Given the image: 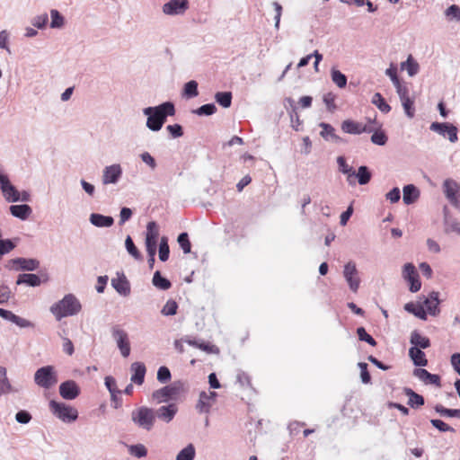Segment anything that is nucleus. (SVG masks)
<instances>
[{"label":"nucleus","mask_w":460,"mask_h":460,"mask_svg":"<svg viewBox=\"0 0 460 460\" xmlns=\"http://www.w3.org/2000/svg\"><path fill=\"white\" fill-rule=\"evenodd\" d=\"M10 213L13 217H17L21 220H26L31 215L32 209L27 204L22 205H12L9 208Z\"/></svg>","instance_id":"bb28decb"},{"label":"nucleus","mask_w":460,"mask_h":460,"mask_svg":"<svg viewBox=\"0 0 460 460\" xmlns=\"http://www.w3.org/2000/svg\"><path fill=\"white\" fill-rule=\"evenodd\" d=\"M403 393L409 397L408 404L411 408H418L425 403L424 397L415 393L411 388L404 387Z\"/></svg>","instance_id":"473e14b6"},{"label":"nucleus","mask_w":460,"mask_h":460,"mask_svg":"<svg viewBox=\"0 0 460 460\" xmlns=\"http://www.w3.org/2000/svg\"><path fill=\"white\" fill-rule=\"evenodd\" d=\"M444 226L445 233H456L460 235V222L456 218L446 214L444 217Z\"/></svg>","instance_id":"72a5a7b5"},{"label":"nucleus","mask_w":460,"mask_h":460,"mask_svg":"<svg viewBox=\"0 0 460 460\" xmlns=\"http://www.w3.org/2000/svg\"><path fill=\"white\" fill-rule=\"evenodd\" d=\"M48 21H49V16L47 13H43V14H40V15H38V16H35L32 20H31V24L41 30V29H44L48 23Z\"/></svg>","instance_id":"13d9d810"},{"label":"nucleus","mask_w":460,"mask_h":460,"mask_svg":"<svg viewBox=\"0 0 460 460\" xmlns=\"http://www.w3.org/2000/svg\"><path fill=\"white\" fill-rule=\"evenodd\" d=\"M332 82L340 88H344L347 85V76L340 70L332 68L331 71Z\"/></svg>","instance_id":"de8ad7c7"},{"label":"nucleus","mask_w":460,"mask_h":460,"mask_svg":"<svg viewBox=\"0 0 460 460\" xmlns=\"http://www.w3.org/2000/svg\"><path fill=\"white\" fill-rule=\"evenodd\" d=\"M430 130L447 137L451 143H456L458 140L457 128L453 124L447 122H432L430 125Z\"/></svg>","instance_id":"1a4fd4ad"},{"label":"nucleus","mask_w":460,"mask_h":460,"mask_svg":"<svg viewBox=\"0 0 460 460\" xmlns=\"http://www.w3.org/2000/svg\"><path fill=\"white\" fill-rule=\"evenodd\" d=\"M176 112L172 102H164L157 106H149L143 110L144 115L147 117L146 126L154 132L159 131L167 120L168 117L173 116Z\"/></svg>","instance_id":"f257e3e1"},{"label":"nucleus","mask_w":460,"mask_h":460,"mask_svg":"<svg viewBox=\"0 0 460 460\" xmlns=\"http://www.w3.org/2000/svg\"><path fill=\"white\" fill-rule=\"evenodd\" d=\"M0 384L2 388L6 392L10 393L13 391L12 385L6 376V368L4 367H0Z\"/></svg>","instance_id":"bf43d9fd"},{"label":"nucleus","mask_w":460,"mask_h":460,"mask_svg":"<svg viewBox=\"0 0 460 460\" xmlns=\"http://www.w3.org/2000/svg\"><path fill=\"white\" fill-rule=\"evenodd\" d=\"M357 334H358L359 341H365L373 347H375L376 345V340L370 334H368L367 332V331L364 327H358L357 329Z\"/></svg>","instance_id":"5fc2aeb1"},{"label":"nucleus","mask_w":460,"mask_h":460,"mask_svg":"<svg viewBox=\"0 0 460 460\" xmlns=\"http://www.w3.org/2000/svg\"><path fill=\"white\" fill-rule=\"evenodd\" d=\"M34 382L40 387L49 389L58 382V376L53 366H45L37 369Z\"/></svg>","instance_id":"423d86ee"},{"label":"nucleus","mask_w":460,"mask_h":460,"mask_svg":"<svg viewBox=\"0 0 460 460\" xmlns=\"http://www.w3.org/2000/svg\"><path fill=\"white\" fill-rule=\"evenodd\" d=\"M81 309L80 301L73 294L66 295L61 300L50 306V312L58 321L64 317L75 315Z\"/></svg>","instance_id":"f03ea898"},{"label":"nucleus","mask_w":460,"mask_h":460,"mask_svg":"<svg viewBox=\"0 0 460 460\" xmlns=\"http://www.w3.org/2000/svg\"><path fill=\"white\" fill-rule=\"evenodd\" d=\"M168 237L163 235L160 237L159 248H158V255L159 260L163 262L166 261L170 256V247L168 243Z\"/></svg>","instance_id":"58836bf2"},{"label":"nucleus","mask_w":460,"mask_h":460,"mask_svg":"<svg viewBox=\"0 0 460 460\" xmlns=\"http://www.w3.org/2000/svg\"><path fill=\"white\" fill-rule=\"evenodd\" d=\"M160 226L155 221H150L146 225L145 232V243H149L157 246L158 240L160 241Z\"/></svg>","instance_id":"412c9836"},{"label":"nucleus","mask_w":460,"mask_h":460,"mask_svg":"<svg viewBox=\"0 0 460 460\" xmlns=\"http://www.w3.org/2000/svg\"><path fill=\"white\" fill-rule=\"evenodd\" d=\"M420 197L419 189L413 184H407L402 189V200L404 204H413Z\"/></svg>","instance_id":"a878e982"},{"label":"nucleus","mask_w":460,"mask_h":460,"mask_svg":"<svg viewBox=\"0 0 460 460\" xmlns=\"http://www.w3.org/2000/svg\"><path fill=\"white\" fill-rule=\"evenodd\" d=\"M402 69H406L410 76H414L418 74L420 66L416 60L410 55L405 62L401 64Z\"/></svg>","instance_id":"a19ab883"},{"label":"nucleus","mask_w":460,"mask_h":460,"mask_svg":"<svg viewBox=\"0 0 460 460\" xmlns=\"http://www.w3.org/2000/svg\"><path fill=\"white\" fill-rule=\"evenodd\" d=\"M0 189L8 202L20 200V192L10 182L8 176L3 173H0Z\"/></svg>","instance_id":"9b49d317"},{"label":"nucleus","mask_w":460,"mask_h":460,"mask_svg":"<svg viewBox=\"0 0 460 460\" xmlns=\"http://www.w3.org/2000/svg\"><path fill=\"white\" fill-rule=\"evenodd\" d=\"M31 418H32L31 414L25 410H21L15 414L16 421L21 424L29 423L31 421Z\"/></svg>","instance_id":"338daca9"},{"label":"nucleus","mask_w":460,"mask_h":460,"mask_svg":"<svg viewBox=\"0 0 460 460\" xmlns=\"http://www.w3.org/2000/svg\"><path fill=\"white\" fill-rule=\"evenodd\" d=\"M337 164L339 166V170L343 174H347V176H348L347 181H348L349 184L355 185L356 184V181H354L355 171L353 170V168L351 166H349L347 164L346 159L343 156H338Z\"/></svg>","instance_id":"7c9ffc66"},{"label":"nucleus","mask_w":460,"mask_h":460,"mask_svg":"<svg viewBox=\"0 0 460 460\" xmlns=\"http://www.w3.org/2000/svg\"><path fill=\"white\" fill-rule=\"evenodd\" d=\"M59 394L60 396L68 401L75 400L81 393L79 385L74 380H66L59 385Z\"/></svg>","instance_id":"2eb2a0df"},{"label":"nucleus","mask_w":460,"mask_h":460,"mask_svg":"<svg viewBox=\"0 0 460 460\" xmlns=\"http://www.w3.org/2000/svg\"><path fill=\"white\" fill-rule=\"evenodd\" d=\"M189 6V0H170L162 6V11L170 16L182 15Z\"/></svg>","instance_id":"9d476101"},{"label":"nucleus","mask_w":460,"mask_h":460,"mask_svg":"<svg viewBox=\"0 0 460 460\" xmlns=\"http://www.w3.org/2000/svg\"><path fill=\"white\" fill-rule=\"evenodd\" d=\"M371 102L383 113H388L391 111V106L385 102L380 93H376L373 95Z\"/></svg>","instance_id":"79ce46f5"},{"label":"nucleus","mask_w":460,"mask_h":460,"mask_svg":"<svg viewBox=\"0 0 460 460\" xmlns=\"http://www.w3.org/2000/svg\"><path fill=\"white\" fill-rule=\"evenodd\" d=\"M111 336L116 341L122 357L128 358L130 354V344L128 333L119 326L115 325L111 328Z\"/></svg>","instance_id":"0eeeda50"},{"label":"nucleus","mask_w":460,"mask_h":460,"mask_svg":"<svg viewBox=\"0 0 460 460\" xmlns=\"http://www.w3.org/2000/svg\"><path fill=\"white\" fill-rule=\"evenodd\" d=\"M385 75L390 77L393 84L397 89V87H401L403 84H401L399 77L397 75V68L391 65L389 68L385 70Z\"/></svg>","instance_id":"4d7b16f0"},{"label":"nucleus","mask_w":460,"mask_h":460,"mask_svg":"<svg viewBox=\"0 0 460 460\" xmlns=\"http://www.w3.org/2000/svg\"><path fill=\"white\" fill-rule=\"evenodd\" d=\"M132 421L145 430H151L155 421V410L141 406L131 413Z\"/></svg>","instance_id":"7ed1b4c3"},{"label":"nucleus","mask_w":460,"mask_h":460,"mask_svg":"<svg viewBox=\"0 0 460 460\" xmlns=\"http://www.w3.org/2000/svg\"><path fill=\"white\" fill-rule=\"evenodd\" d=\"M343 276L350 290L357 292L359 288L360 279L358 278V271L354 262L349 261L344 266Z\"/></svg>","instance_id":"4468645a"},{"label":"nucleus","mask_w":460,"mask_h":460,"mask_svg":"<svg viewBox=\"0 0 460 460\" xmlns=\"http://www.w3.org/2000/svg\"><path fill=\"white\" fill-rule=\"evenodd\" d=\"M446 15L450 19L460 21V8L456 4H452L446 10Z\"/></svg>","instance_id":"774afa93"},{"label":"nucleus","mask_w":460,"mask_h":460,"mask_svg":"<svg viewBox=\"0 0 460 460\" xmlns=\"http://www.w3.org/2000/svg\"><path fill=\"white\" fill-rule=\"evenodd\" d=\"M409 357L416 367H426L428 365V359L426 358L425 353L419 348L411 347L409 349Z\"/></svg>","instance_id":"c85d7f7f"},{"label":"nucleus","mask_w":460,"mask_h":460,"mask_svg":"<svg viewBox=\"0 0 460 460\" xmlns=\"http://www.w3.org/2000/svg\"><path fill=\"white\" fill-rule=\"evenodd\" d=\"M89 221L96 227H111L114 224V219L111 216H104L99 213H92Z\"/></svg>","instance_id":"393cba45"},{"label":"nucleus","mask_w":460,"mask_h":460,"mask_svg":"<svg viewBox=\"0 0 460 460\" xmlns=\"http://www.w3.org/2000/svg\"><path fill=\"white\" fill-rule=\"evenodd\" d=\"M182 391H184V383L175 381L169 385H165L153 392L152 398L157 403L165 402L169 400L176 398Z\"/></svg>","instance_id":"39448f33"},{"label":"nucleus","mask_w":460,"mask_h":460,"mask_svg":"<svg viewBox=\"0 0 460 460\" xmlns=\"http://www.w3.org/2000/svg\"><path fill=\"white\" fill-rule=\"evenodd\" d=\"M49 409L52 414L63 422L70 423L76 420L78 418L77 410L65 402L51 400L49 402Z\"/></svg>","instance_id":"20e7f679"},{"label":"nucleus","mask_w":460,"mask_h":460,"mask_svg":"<svg viewBox=\"0 0 460 460\" xmlns=\"http://www.w3.org/2000/svg\"><path fill=\"white\" fill-rule=\"evenodd\" d=\"M198 83L195 80L187 82L182 90V96L187 99H192L199 95Z\"/></svg>","instance_id":"ea45409f"},{"label":"nucleus","mask_w":460,"mask_h":460,"mask_svg":"<svg viewBox=\"0 0 460 460\" xmlns=\"http://www.w3.org/2000/svg\"><path fill=\"white\" fill-rule=\"evenodd\" d=\"M50 16H51V22H50L51 28L59 29V28L63 27L65 19L58 10L52 9L50 11Z\"/></svg>","instance_id":"603ef678"},{"label":"nucleus","mask_w":460,"mask_h":460,"mask_svg":"<svg viewBox=\"0 0 460 460\" xmlns=\"http://www.w3.org/2000/svg\"><path fill=\"white\" fill-rule=\"evenodd\" d=\"M410 342L412 345L411 347H416L420 349H428L430 346L429 339L422 336L417 330L411 332Z\"/></svg>","instance_id":"c756f323"},{"label":"nucleus","mask_w":460,"mask_h":460,"mask_svg":"<svg viewBox=\"0 0 460 460\" xmlns=\"http://www.w3.org/2000/svg\"><path fill=\"white\" fill-rule=\"evenodd\" d=\"M413 376L424 382L426 385H434L437 387L441 386V379L438 375L431 374L422 367H418L413 370Z\"/></svg>","instance_id":"6ab92c4d"},{"label":"nucleus","mask_w":460,"mask_h":460,"mask_svg":"<svg viewBox=\"0 0 460 460\" xmlns=\"http://www.w3.org/2000/svg\"><path fill=\"white\" fill-rule=\"evenodd\" d=\"M319 127L322 128L320 136L326 141H332L336 144L344 142L343 138L335 134V128L329 123L321 122Z\"/></svg>","instance_id":"b1692460"},{"label":"nucleus","mask_w":460,"mask_h":460,"mask_svg":"<svg viewBox=\"0 0 460 460\" xmlns=\"http://www.w3.org/2000/svg\"><path fill=\"white\" fill-rule=\"evenodd\" d=\"M404 310L410 314H412L413 315L421 320H427V312L425 311L424 307L420 304L409 302L404 305Z\"/></svg>","instance_id":"c9c22d12"},{"label":"nucleus","mask_w":460,"mask_h":460,"mask_svg":"<svg viewBox=\"0 0 460 460\" xmlns=\"http://www.w3.org/2000/svg\"><path fill=\"white\" fill-rule=\"evenodd\" d=\"M423 304L429 314L433 316L437 315L439 313L438 293L436 291H432L431 293H429V296L425 298Z\"/></svg>","instance_id":"cd10ccee"},{"label":"nucleus","mask_w":460,"mask_h":460,"mask_svg":"<svg viewBox=\"0 0 460 460\" xmlns=\"http://www.w3.org/2000/svg\"><path fill=\"white\" fill-rule=\"evenodd\" d=\"M195 456L196 450L194 446L192 444H189L178 453L176 460H193Z\"/></svg>","instance_id":"a18cd8bd"},{"label":"nucleus","mask_w":460,"mask_h":460,"mask_svg":"<svg viewBox=\"0 0 460 460\" xmlns=\"http://www.w3.org/2000/svg\"><path fill=\"white\" fill-rule=\"evenodd\" d=\"M125 248L127 252L137 261H142L143 256L139 250L135 245L130 235H128L125 240Z\"/></svg>","instance_id":"37998d69"},{"label":"nucleus","mask_w":460,"mask_h":460,"mask_svg":"<svg viewBox=\"0 0 460 460\" xmlns=\"http://www.w3.org/2000/svg\"><path fill=\"white\" fill-rule=\"evenodd\" d=\"M178 309L177 303L170 299L166 302V304L164 305L163 309L161 310V314L165 316H172L176 314Z\"/></svg>","instance_id":"864d4df0"},{"label":"nucleus","mask_w":460,"mask_h":460,"mask_svg":"<svg viewBox=\"0 0 460 460\" xmlns=\"http://www.w3.org/2000/svg\"><path fill=\"white\" fill-rule=\"evenodd\" d=\"M459 186L454 180L447 179L443 182V190L446 198L449 200L457 195Z\"/></svg>","instance_id":"4c0bfd02"},{"label":"nucleus","mask_w":460,"mask_h":460,"mask_svg":"<svg viewBox=\"0 0 460 460\" xmlns=\"http://www.w3.org/2000/svg\"><path fill=\"white\" fill-rule=\"evenodd\" d=\"M166 130L173 138H178L183 136V128L180 124L168 125Z\"/></svg>","instance_id":"69168bd1"},{"label":"nucleus","mask_w":460,"mask_h":460,"mask_svg":"<svg viewBox=\"0 0 460 460\" xmlns=\"http://www.w3.org/2000/svg\"><path fill=\"white\" fill-rule=\"evenodd\" d=\"M123 171L119 164H114L104 167L102 171V184H117L122 176Z\"/></svg>","instance_id":"ddd939ff"},{"label":"nucleus","mask_w":460,"mask_h":460,"mask_svg":"<svg viewBox=\"0 0 460 460\" xmlns=\"http://www.w3.org/2000/svg\"><path fill=\"white\" fill-rule=\"evenodd\" d=\"M41 283L40 277L33 273H22L16 280L17 285L26 284L29 287H39Z\"/></svg>","instance_id":"2f4dec72"},{"label":"nucleus","mask_w":460,"mask_h":460,"mask_svg":"<svg viewBox=\"0 0 460 460\" xmlns=\"http://www.w3.org/2000/svg\"><path fill=\"white\" fill-rule=\"evenodd\" d=\"M285 102H288L289 104V106L291 107V111H289V116H290L291 121L294 122L296 120L297 125H300L301 121L299 119V116L296 111L297 109L295 105L294 100L290 97H288L285 99Z\"/></svg>","instance_id":"052dcab7"},{"label":"nucleus","mask_w":460,"mask_h":460,"mask_svg":"<svg viewBox=\"0 0 460 460\" xmlns=\"http://www.w3.org/2000/svg\"><path fill=\"white\" fill-rule=\"evenodd\" d=\"M341 128L343 132L352 135H360L364 132L370 133L374 130L372 128L352 119L342 121Z\"/></svg>","instance_id":"a211bd4d"},{"label":"nucleus","mask_w":460,"mask_h":460,"mask_svg":"<svg viewBox=\"0 0 460 460\" xmlns=\"http://www.w3.org/2000/svg\"><path fill=\"white\" fill-rule=\"evenodd\" d=\"M358 367L360 369V378L362 383L369 384L371 382V376L367 370V364L365 362H359Z\"/></svg>","instance_id":"0e129e2a"},{"label":"nucleus","mask_w":460,"mask_h":460,"mask_svg":"<svg viewBox=\"0 0 460 460\" xmlns=\"http://www.w3.org/2000/svg\"><path fill=\"white\" fill-rule=\"evenodd\" d=\"M128 450L131 456L137 458H142L147 455V449L143 444L130 445L128 447Z\"/></svg>","instance_id":"8fccbe9b"},{"label":"nucleus","mask_w":460,"mask_h":460,"mask_svg":"<svg viewBox=\"0 0 460 460\" xmlns=\"http://www.w3.org/2000/svg\"><path fill=\"white\" fill-rule=\"evenodd\" d=\"M178 411V407L175 403H170L159 407L155 411V418L169 423L172 421Z\"/></svg>","instance_id":"aec40b11"},{"label":"nucleus","mask_w":460,"mask_h":460,"mask_svg":"<svg viewBox=\"0 0 460 460\" xmlns=\"http://www.w3.org/2000/svg\"><path fill=\"white\" fill-rule=\"evenodd\" d=\"M153 285L160 290H168L172 287L171 281L164 278L159 270L154 273L152 279Z\"/></svg>","instance_id":"e433bc0d"},{"label":"nucleus","mask_w":460,"mask_h":460,"mask_svg":"<svg viewBox=\"0 0 460 460\" xmlns=\"http://www.w3.org/2000/svg\"><path fill=\"white\" fill-rule=\"evenodd\" d=\"M111 286L121 296H127L130 294V284L124 273H118V278L111 279Z\"/></svg>","instance_id":"4be33fe9"},{"label":"nucleus","mask_w":460,"mask_h":460,"mask_svg":"<svg viewBox=\"0 0 460 460\" xmlns=\"http://www.w3.org/2000/svg\"><path fill=\"white\" fill-rule=\"evenodd\" d=\"M156 378L162 384L169 382L172 378L170 369L165 366L160 367L157 370Z\"/></svg>","instance_id":"6e6d98bb"},{"label":"nucleus","mask_w":460,"mask_h":460,"mask_svg":"<svg viewBox=\"0 0 460 460\" xmlns=\"http://www.w3.org/2000/svg\"><path fill=\"white\" fill-rule=\"evenodd\" d=\"M9 263L15 266L16 270L34 271L40 268V261L33 258L18 257L9 261Z\"/></svg>","instance_id":"f3484780"},{"label":"nucleus","mask_w":460,"mask_h":460,"mask_svg":"<svg viewBox=\"0 0 460 460\" xmlns=\"http://www.w3.org/2000/svg\"><path fill=\"white\" fill-rule=\"evenodd\" d=\"M130 370L132 372L130 380L132 383L136 385H142L145 381V376L146 373V367L142 362H134L130 366Z\"/></svg>","instance_id":"5701e85b"},{"label":"nucleus","mask_w":460,"mask_h":460,"mask_svg":"<svg viewBox=\"0 0 460 460\" xmlns=\"http://www.w3.org/2000/svg\"><path fill=\"white\" fill-rule=\"evenodd\" d=\"M434 409L436 412L439 413L441 416L460 418V409H447L441 404H437Z\"/></svg>","instance_id":"49530a36"},{"label":"nucleus","mask_w":460,"mask_h":460,"mask_svg":"<svg viewBox=\"0 0 460 460\" xmlns=\"http://www.w3.org/2000/svg\"><path fill=\"white\" fill-rule=\"evenodd\" d=\"M232 93L231 92H217L215 94L216 102L223 108H229L232 104Z\"/></svg>","instance_id":"c03bdc74"},{"label":"nucleus","mask_w":460,"mask_h":460,"mask_svg":"<svg viewBox=\"0 0 460 460\" xmlns=\"http://www.w3.org/2000/svg\"><path fill=\"white\" fill-rule=\"evenodd\" d=\"M217 111V106L214 103H207L201 105L198 109L194 110L192 112L197 114L198 116H211L214 113H216Z\"/></svg>","instance_id":"09e8293b"},{"label":"nucleus","mask_w":460,"mask_h":460,"mask_svg":"<svg viewBox=\"0 0 460 460\" xmlns=\"http://www.w3.org/2000/svg\"><path fill=\"white\" fill-rule=\"evenodd\" d=\"M402 278L409 282V289L411 292L416 293L420 289L421 282L420 280L417 270L412 263L408 262L403 265Z\"/></svg>","instance_id":"6e6552de"},{"label":"nucleus","mask_w":460,"mask_h":460,"mask_svg":"<svg viewBox=\"0 0 460 460\" xmlns=\"http://www.w3.org/2000/svg\"><path fill=\"white\" fill-rule=\"evenodd\" d=\"M217 397V394L216 392H200L199 401L196 404L197 411L200 413H208Z\"/></svg>","instance_id":"dca6fc26"},{"label":"nucleus","mask_w":460,"mask_h":460,"mask_svg":"<svg viewBox=\"0 0 460 460\" xmlns=\"http://www.w3.org/2000/svg\"><path fill=\"white\" fill-rule=\"evenodd\" d=\"M371 142L375 145L385 146L387 142V137L383 131H375L371 136Z\"/></svg>","instance_id":"e2e57ef3"},{"label":"nucleus","mask_w":460,"mask_h":460,"mask_svg":"<svg viewBox=\"0 0 460 460\" xmlns=\"http://www.w3.org/2000/svg\"><path fill=\"white\" fill-rule=\"evenodd\" d=\"M396 93L403 107L406 116L412 119L415 115L414 99L409 95V89L406 85L397 87Z\"/></svg>","instance_id":"f8f14e48"},{"label":"nucleus","mask_w":460,"mask_h":460,"mask_svg":"<svg viewBox=\"0 0 460 460\" xmlns=\"http://www.w3.org/2000/svg\"><path fill=\"white\" fill-rule=\"evenodd\" d=\"M177 242L184 253H190L191 250V243L189 239V234L186 232L181 233L178 235Z\"/></svg>","instance_id":"3c124183"},{"label":"nucleus","mask_w":460,"mask_h":460,"mask_svg":"<svg viewBox=\"0 0 460 460\" xmlns=\"http://www.w3.org/2000/svg\"><path fill=\"white\" fill-rule=\"evenodd\" d=\"M372 178V173L369 168L366 165H361L358 167V171H355L354 180L357 179L358 184L366 185L367 184Z\"/></svg>","instance_id":"f704fd0d"},{"label":"nucleus","mask_w":460,"mask_h":460,"mask_svg":"<svg viewBox=\"0 0 460 460\" xmlns=\"http://www.w3.org/2000/svg\"><path fill=\"white\" fill-rule=\"evenodd\" d=\"M430 423L432 424V426L434 428L438 429L441 432H447V431L454 432L455 431L454 428L447 425L446 422H444L441 420L433 419L430 420Z\"/></svg>","instance_id":"680f3d73"}]
</instances>
